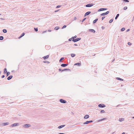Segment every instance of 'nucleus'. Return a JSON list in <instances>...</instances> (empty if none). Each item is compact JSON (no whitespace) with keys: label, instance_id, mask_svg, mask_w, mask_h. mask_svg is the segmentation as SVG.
<instances>
[{"label":"nucleus","instance_id":"nucleus-56","mask_svg":"<svg viewBox=\"0 0 134 134\" xmlns=\"http://www.w3.org/2000/svg\"><path fill=\"white\" fill-rule=\"evenodd\" d=\"M58 10H56L55 11V12H56L58 11Z\"/></svg>","mask_w":134,"mask_h":134},{"label":"nucleus","instance_id":"nucleus-64","mask_svg":"<svg viewBox=\"0 0 134 134\" xmlns=\"http://www.w3.org/2000/svg\"><path fill=\"white\" fill-rule=\"evenodd\" d=\"M114 60H113V61H114Z\"/></svg>","mask_w":134,"mask_h":134},{"label":"nucleus","instance_id":"nucleus-62","mask_svg":"<svg viewBox=\"0 0 134 134\" xmlns=\"http://www.w3.org/2000/svg\"><path fill=\"white\" fill-rule=\"evenodd\" d=\"M132 118L133 119H134V117H133Z\"/></svg>","mask_w":134,"mask_h":134},{"label":"nucleus","instance_id":"nucleus-24","mask_svg":"<svg viewBox=\"0 0 134 134\" xmlns=\"http://www.w3.org/2000/svg\"><path fill=\"white\" fill-rule=\"evenodd\" d=\"M4 38V37L3 36H0V40H3Z\"/></svg>","mask_w":134,"mask_h":134},{"label":"nucleus","instance_id":"nucleus-8","mask_svg":"<svg viewBox=\"0 0 134 134\" xmlns=\"http://www.w3.org/2000/svg\"><path fill=\"white\" fill-rule=\"evenodd\" d=\"M107 9V8H100V9H99L98 10V12H100V11H103V10H106Z\"/></svg>","mask_w":134,"mask_h":134},{"label":"nucleus","instance_id":"nucleus-6","mask_svg":"<svg viewBox=\"0 0 134 134\" xmlns=\"http://www.w3.org/2000/svg\"><path fill=\"white\" fill-rule=\"evenodd\" d=\"M93 5V4H89L86 5V7H92Z\"/></svg>","mask_w":134,"mask_h":134},{"label":"nucleus","instance_id":"nucleus-61","mask_svg":"<svg viewBox=\"0 0 134 134\" xmlns=\"http://www.w3.org/2000/svg\"><path fill=\"white\" fill-rule=\"evenodd\" d=\"M0 19H2V20H4V19H3V18H0Z\"/></svg>","mask_w":134,"mask_h":134},{"label":"nucleus","instance_id":"nucleus-37","mask_svg":"<svg viewBox=\"0 0 134 134\" xmlns=\"http://www.w3.org/2000/svg\"><path fill=\"white\" fill-rule=\"evenodd\" d=\"M127 7H125L124 8V10H126L127 9Z\"/></svg>","mask_w":134,"mask_h":134},{"label":"nucleus","instance_id":"nucleus-19","mask_svg":"<svg viewBox=\"0 0 134 134\" xmlns=\"http://www.w3.org/2000/svg\"><path fill=\"white\" fill-rule=\"evenodd\" d=\"M98 20V19H95L94 20L93 22V23H94V24L96 22V21Z\"/></svg>","mask_w":134,"mask_h":134},{"label":"nucleus","instance_id":"nucleus-4","mask_svg":"<svg viewBox=\"0 0 134 134\" xmlns=\"http://www.w3.org/2000/svg\"><path fill=\"white\" fill-rule=\"evenodd\" d=\"M105 106V105L103 104H100L98 105V107L100 108L104 107Z\"/></svg>","mask_w":134,"mask_h":134},{"label":"nucleus","instance_id":"nucleus-17","mask_svg":"<svg viewBox=\"0 0 134 134\" xmlns=\"http://www.w3.org/2000/svg\"><path fill=\"white\" fill-rule=\"evenodd\" d=\"M89 30L90 31H91V32H93L94 33L95 32V31L94 30H93V29H90Z\"/></svg>","mask_w":134,"mask_h":134},{"label":"nucleus","instance_id":"nucleus-50","mask_svg":"<svg viewBox=\"0 0 134 134\" xmlns=\"http://www.w3.org/2000/svg\"><path fill=\"white\" fill-rule=\"evenodd\" d=\"M72 39L71 38H70L69 40V41H71Z\"/></svg>","mask_w":134,"mask_h":134},{"label":"nucleus","instance_id":"nucleus-11","mask_svg":"<svg viewBox=\"0 0 134 134\" xmlns=\"http://www.w3.org/2000/svg\"><path fill=\"white\" fill-rule=\"evenodd\" d=\"M68 65V64H62L61 65V66L62 67H64L66 66H67Z\"/></svg>","mask_w":134,"mask_h":134},{"label":"nucleus","instance_id":"nucleus-3","mask_svg":"<svg viewBox=\"0 0 134 134\" xmlns=\"http://www.w3.org/2000/svg\"><path fill=\"white\" fill-rule=\"evenodd\" d=\"M19 124L18 123H15L11 125V126L12 127L15 126L19 125Z\"/></svg>","mask_w":134,"mask_h":134},{"label":"nucleus","instance_id":"nucleus-14","mask_svg":"<svg viewBox=\"0 0 134 134\" xmlns=\"http://www.w3.org/2000/svg\"><path fill=\"white\" fill-rule=\"evenodd\" d=\"M13 77V76L12 75L9 76L7 78V79L8 80H10Z\"/></svg>","mask_w":134,"mask_h":134},{"label":"nucleus","instance_id":"nucleus-32","mask_svg":"<svg viewBox=\"0 0 134 134\" xmlns=\"http://www.w3.org/2000/svg\"><path fill=\"white\" fill-rule=\"evenodd\" d=\"M69 69H63V70H62V71H65L66 70H69Z\"/></svg>","mask_w":134,"mask_h":134},{"label":"nucleus","instance_id":"nucleus-21","mask_svg":"<svg viewBox=\"0 0 134 134\" xmlns=\"http://www.w3.org/2000/svg\"><path fill=\"white\" fill-rule=\"evenodd\" d=\"M81 65V63H77L75 64V65H78L79 66H80Z\"/></svg>","mask_w":134,"mask_h":134},{"label":"nucleus","instance_id":"nucleus-55","mask_svg":"<svg viewBox=\"0 0 134 134\" xmlns=\"http://www.w3.org/2000/svg\"><path fill=\"white\" fill-rule=\"evenodd\" d=\"M46 32V31H43V32L42 33H43H43H45V32Z\"/></svg>","mask_w":134,"mask_h":134},{"label":"nucleus","instance_id":"nucleus-31","mask_svg":"<svg viewBox=\"0 0 134 134\" xmlns=\"http://www.w3.org/2000/svg\"><path fill=\"white\" fill-rule=\"evenodd\" d=\"M125 30V28H124V27H123V28H122L121 29V31H124Z\"/></svg>","mask_w":134,"mask_h":134},{"label":"nucleus","instance_id":"nucleus-49","mask_svg":"<svg viewBox=\"0 0 134 134\" xmlns=\"http://www.w3.org/2000/svg\"><path fill=\"white\" fill-rule=\"evenodd\" d=\"M89 121V123L92 122H93V121L91 120L90 121Z\"/></svg>","mask_w":134,"mask_h":134},{"label":"nucleus","instance_id":"nucleus-57","mask_svg":"<svg viewBox=\"0 0 134 134\" xmlns=\"http://www.w3.org/2000/svg\"><path fill=\"white\" fill-rule=\"evenodd\" d=\"M59 134H65V133H60Z\"/></svg>","mask_w":134,"mask_h":134},{"label":"nucleus","instance_id":"nucleus-36","mask_svg":"<svg viewBox=\"0 0 134 134\" xmlns=\"http://www.w3.org/2000/svg\"><path fill=\"white\" fill-rule=\"evenodd\" d=\"M113 19H111V20L109 21V23H112V22H113Z\"/></svg>","mask_w":134,"mask_h":134},{"label":"nucleus","instance_id":"nucleus-2","mask_svg":"<svg viewBox=\"0 0 134 134\" xmlns=\"http://www.w3.org/2000/svg\"><path fill=\"white\" fill-rule=\"evenodd\" d=\"M81 39L80 38H77L76 39H73L72 40V41L74 42H75L79 41Z\"/></svg>","mask_w":134,"mask_h":134},{"label":"nucleus","instance_id":"nucleus-23","mask_svg":"<svg viewBox=\"0 0 134 134\" xmlns=\"http://www.w3.org/2000/svg\"><path fill=\"white\" fill-rule=\"evenodd\" d=\"M116 79H118V80H121V81H123V80L122 79H121L120 78H119V77H117L116 78Z\"/></svg>","mask_w":134,"mask_h":134},{"label":"nucleus","instance_id":"nucleus-18","mask_svg":"<svg viewBox=\"0 0 134 134\" xmlns=\"http://www.w3.org/2000/svg\"><path fill=\"white\" fill-rule=\"evenodd\" d=\"M3 32L4 33H6L7 32V31L5 29H4L3 30Z\"/></svg>","mask_w":134,"mask_h":134},{"label":"nucleus","instance_id":"nucleus-15","mask_svg":"<svg viewBox=\"0 0 134 134\" xmlns=\"http://www.w3.org/2000/svg\"><path fill=\"white\" fill-rule=\"evenodd\" d=\"M89 117V115H86L84 117L85 119H87Z\"/></svg>","mask_w":134,"mask_h":134},{"label":"nucleus","instance_id":"nucleus-13","mask_svg":"<svg viewBox=\"0 0 134 134\" xmlns=\"http://www.w3.org/2000/svg\"><path fill=\"white\" fill-rule=\"evenodd\" d=\"M65 126V125H63L60 126L58 127V128L59 129H60V128H62V127H64Z\"/></svg>","mask_w":134,"mask_h":134},{"label":"nucleus","instance_id":"nucleus-29","mask_svg":"<svg viewBox=\"0 0 134 134\" xmlns=\"http://www.w3.org/2000/svg\"><path fill=\"white\" fill-rule=\"evenodd\" d=\"M43 62L44 63H49V61H43Z\"/></svg>","mask_w":134,"mask_h":134},{"label":"nucleus","instance_id":"nucleus-20","mask_svg":"<svg viewBox=\"0 0 134 134\" xmlns=\"http://www.w3.org/2000/svg\"><path fill=\"white\" fill-rule=\"evenodd\" d=\"M119 14H117L116 16L115 17V19L116 20V19H117V18H118V17L119 16Z\"/></svg>","mask_w":134,"mask_h":134},{"label":"nucleus","instance_id":"nucleus-41","mask_svg":"<svg viewBox=\"0 0 134 134\" xmlns=\"http://www.w3.org/2000/svg\"><path fill=\"white\" fill-rule=\"evenodd\" d=\"M128 45H131L132 44L130 42H128Z\"/></svg>","mask_w":134,"mask_h":134},{"label":"nucleus","instance_id":"nucleus-46","mask_svg":"<svg viewBox=\"0 0 134 134\" xmlns=\"http://www.w3.org/2000/svg\"><path fill=\"white\" fill-rule=\"evenodd\" d=\"M86 19V18H85L82 21V22H83L84 20Z\"/></svg>","mask_w":134,"mask_h":134},{"label":"nucleus","instance_id":"nucleus-54","mask_svg":"<svg viewBox=\"0 0 134 134\" xmlns=\"http://www.w3.org/2000/svg\"><path fill=\"white\" fill-rule=\"evenodd\" d=\"M48 32H51V30H48Z\"/></svg>","mask_w":134,"mask_h":134},{"label":"nucleus","instance_id":"nucleus-52","mask_svg":"<svg viewBox=\"0 0 134 134\" xmlns=\"http://www.w3.org/2000/svg\"><path fill=\"white\" fill-rule=\"evenodd\" d=\"M130 31V29H128L127 31H126L127 32H128L129 31Z\"/></svg>","mask_w":134,"mask_h":134},{"label":"nucleus","instance_id":"nucleus-26","mask_svg":"<svg viewBox=\"0 0 134 134\" xmlns=\"http://www.w3.org/2000/svg\"><path fill=\"white\" fill-rule=\"evenodd\" d=\"M64 59V58H61L60 60L59 61V62H61Z\"/></svg>","mask_w":134,"mask_h":134},{"label":"nucleus","instance_id":"nucleus-16","mask_svg":"<svg viewBox=\"0 0 134 134\" xmlns=\"http://www.w3.org/2000/svg\"><path fill=\"white\" fill-rule=\"evenodd\" d=\"M9 124V122H6L5 123H3V126H5V125H8Z\"/></svg>","mask_w":134,"mask_h":134},{"label":"nucleus","instance_id":"nucleus-43","mask_svg":"<svg viewBox=\"0 0 134 134\" xmlns=\"http://www.w3.org/2000/svg\"><path fill=\"white\" fill-rule=\"evenodd\" d=\"M66 27V25H64L62 27V29H64Z\"/></svg>","mask_w":134,"mask_h":134},{"label":"nucleus","instance_id":"nucleus-1","mask_svg":"<svg viewBox=\"0 0 134 134\" xmlns=\"http://www.w3.org/2000/svg\"><path fill=\"white\" fill-rule=\"evenodd\" d=\"M31 125L30 124H26L23 125V127L25 128L29 127H30Z\"/></svg>","mask_w":134,"mask_h":134},{"label":"nucleus","instance_id":"nucleus-48","mask_svg":"<svg viewBox=\"0 0 134 134\" xmlns=\"http://www.w3.org/2000/svg\"><path fill=\"white\" fill-rule=\"evenodd\" d=\"M4 77H5V76L4 75H3L2 76V78H3Z\"/></svg>","mask_w":134,"mask_h":134},{"label":"nucleus","instance_id":"nucleus-25","mask_svg":"<svg viewBox=\"0 0 134 134\" xmlns=\"http://www.w3.org/2000/svg\"><path fill=\"white\" fill-rule=\"evenodd\" d=\"M106 119V118H103V119H100L98 121V122H100V121H102L103 120H105Z\"/></svg>","mask_w":134,"mask_h":134},{"label":"nucleus","instance_id":"nucleus-63","mask_svg":"<svg viewBox=\"0 0 134 134\" xmlns=\"http://www.w3.org/2000/svg\"><path fill=\"white\" fill-rule=\"evenodd\" d=\"M1 71H0V74H1Z\"/></svg>","mask_w":134,"mask_h":134},{"label":"nucleus","instance_id":"nucleus-51","mask_svg":"<svg viewBox=\"0 0 134 134\" xmlns=\"http://www.w3.org/2000/svg\"><path fill=\"white\" fill-rule=\"evenodd\" d=\"M102 29H104V26H102Z\"/></svg>","mask_w":134,"mask_h":134},{"label":"nucleus","instance_id":"nucleus-38","mask_svg":"<svg viewBox=\"0 0 134 134\" xmlns=\"http://www.w3.org/2000/svg\"><path fill=\"white\" fill-rule=\"evenodd\" d=\"M34 30L36 31H38V29L37 28H34Z\"/></svg>","mask_w":134,"mask_h":134},{"label":"nucleus","instance_id":"nucleus-35","mask_svg":"<svg viewBox=\"0 0 134 134\" xmlns=\"http://www.w3.org/2000/svg\"><path fill=\"white\" fill-rule=\"evenodd\" d=\"M6 73H7V76H8L10 72H7Z\"/></svg>","mask_w":134,"mask_h":134},{"label":"nucleus","instance_id":"nucleus-7","mask_svg":"<svg viewBox=\"0 0 134 134\" xmlns=\"http://www.w3.org/2000/svg\"><path fill=\"white\" fill-rule=\"evenodd\" d=\"M109 11H108L106 13H103L101 14L100 15L101 16L105 15L109 13Z\"/></svg>","mask_w":134,"mask_h":134},{"label":"nucleus","instance_id":"nucleus-39","mask_svg":"<svg viewBox=\"0 0 134 134\" xmlns=\"http://www.w3.org/2000/svg\"><path fill=\"white\" fill-rule=\"evenodd\" d=\"M25 35V34L24 33H23L21 35V37H23V36H24Z\"/></svg>","mask_w":134,"mask_h":134},{"label":"nucleus","instance_id":"nucleus-53","mask_svg":"<svg viewBox=\"0 0 134 134\" xmlns=\"http://www.w3.org/2000/svg\"><path fill=\"white\" fill-rule=\"evenodd\" d=\"M59 71H62V70L61 69H59Z\"/></svg>","mask_w":134,"mask_h":134},{"label":"nucleus","instance_id":"nucleus-30","mask_svg":"<svg viewBox=\"0 0 134 134\" xmlns=\"http://www.w3.org/2000/svg\"><path fill=\"white\" fill-rule=\"evenodd\" d=\"M59 29V27H56L55 28V30H58Z\"/></svg>","mask_w":134,"mask_h":134},{"label":"nucleus","instance_id":"nucleus-45","mask_svg":"<svg viewBox=\"0 0 134 134\" xmlns=\"http://www.w3.org/2000/svg\"><path fill=\"white\" fill-rule=\"evenodd\" d=\"M77 19V18L76 17H75L74 18V20H75Z\"/></svg>","mask_w":134,"mask_h":134},{"label":"nucleus","instance_id":"nucleus-60","mask_svg":"<svg viewBox=\"0 0 134 134\" xmlns=\"http://www.w3.org/2000/svg\"><path fill=\"white\" fill-rule=\"evenodd\" d=\"M121 134H125V133L124 132H123Z\"/></svg>","mask_w":134,"mask_h":134},{"label":"nucleus","instance_id":"nucleus-42","mask_svg":"<svg viewBox=\"0 0 134 134\" xmlns=\"http://www.w3.org/2000/svg\"><path fill=\"white\" fill-rule=\"evenodd\" d=\"M100 112L101 113H104V110H102L100 111Z\"/></svg>","mask_w":134,"mask_h":134},{"label":"nucleus","instance_id":"nucleus-40","mask_svg":"<svg viewBox=\"0 0 134 134\" xmlns=\"http://www.w3.org/2000/svg\"><path fill=\"white\" fill-rule=\"evenodd\" d=\"M76 37H77L76 36H74V37H72V39H74V38H76Z\"/></svg>","mask_w":134,"mask_h":134},{"label":"nucleus","instance_id":"nucleus-33","mask_svg":"<svg viewBox=\"0 0 134 134\" xmlns=\"http://www.w3.org/2000/svg\"><path fill=\"white\" fill-rule=\"evenodd\" d=\"M3 123H0V126H3Z\"/></svg>","mask_w":134,"mask_h":134},{"label":"nucleus","instance_id":"nucleus-47","mask_svg":"<svg viewBox=\"0 0 134 134\" xmlns=\"http://www.w3.org/2000/svg\"><path fill=\"white\" fill-rule=\"evenodd\" d=\"M105 16H103L102 18V20H103L105 18Z\"/></svg>","mask_w":134,"mask_h":134},{"label":"nucleus","instance_id":"nucleus-58","mask_svg":"<svg viewBox=\"0 0 134 134\" xmlns=\"http://www.w3.org/2000/svg\"><path fill=\"white\" fill-rule=\"evenodd\" d=\"M21 37H21V35L18 38H21Z\"/></svg>","mask_w":134,"mask_h":134},{"label":"nucleus","instance_id":"nucleus-34","mask_svg":"<svg viewBox=\"0 0 134 134\" xmlns=\"http://www.w3.org/2000/svg\"><path fill=\"white\" fill-rule=\"evenodd\" d=\"M123 1L125 2H129V1L128 0H123Z\"/></svg>","mask_w":134,"mask_h":134},{"label":"nucleus","instance_id":"nucleus-9","mask_svg":"<svg viewBox=\"0 0 134 134\" xmlns=\"http://www.w3.org/2000/svg\"><path fill=\"white\" fill-rule=\"evenodd\" d=\"M49 58V55H48L46 56H45L43 57V59L44 60L46 59H48Z\"/></svg>","mask_w":134,"mask_h":134},{"label":"nucleus","instance_id":"nucleus-27","mask_svg":"<svg viewBox=\"0 0 134 134\" xmlns=\"http://www.w3.org/2000/svg\"><path fill=\"white\" fill-rule=\"evenodd\" d=\"M89 121H86V122H85L83 124H87L89 123Z\"/></svg>","mask_w":134,"mask_h":134},{"label":"nucleus","instance_id":"nucleus-12","mask_svg":"<svg viewBox=\"0 0 134 134\" xmlns=\"http://www.w3.org/2000/svg\"><path fill=\"white\" fill-rule=\"evenodd\" d=\"M124 119L123 118H120L119 119V121L120 122H122L124 120Z\"/></svg>","mask_w":134,"mask_h":134},{"label":"nucleus","instance_id":"nucleus-44","mask_svg":"<svg viewBox=\"0 0 134 134\" xmlns=\"http://www.w3.org/2000/svg\"><path fill=\"white\" fill-rule=\"evenodd\" d=\"M61 5H58L57 6V7H56V8H60L61 7Z\"/></svg>","mask_w":134,"mask_h":134},{"label":"nucleus","instance_id":"nucleus-22","mask_svg":"<svg viewBox=\"0 0 134 134\" xmlns=\"http://www.w3.org/2000/svg\"><path fill=\"white\" fill-rule=\"evenodd\" d=\"M7 72V69H6V68H5L4 69V74H5V73H6Z\"/></svg>","mask_w":134,"mask_h":134},{"label":"nucleus","instance_id":"nucleus-59","mask_svg":"<svg viewBox=\"0 0 134 134\" xmlns=\"http://www.w3.org/2000/svg\"><path fill=\"white\" fill-rule=\"evenodd\" d=\"M74 45H75V46H77V44H74Z\"/></svg>","mask_w":134,"mask_h":134},{"label":"nucleus","instance_id":"nucleus-28","mask_svg":"<svg viewBox=\"0 0 134 134\" xmlns=\"http://www.w3.org/2000/svg\"><path fill=\"white\" fill-rule=\"evenodd\" d=\"M75 55L74 54H71V57H73L75 56Z\"/></svg>","mask_w":134,"mask_h":134},{"label":"nucleus","instance_id":"nucleus-10","mask_svg":"<svg viewBox=\"0 0 134 134\" xmlns=\"http://www.w3.org/2000/svg\"><path fill=\"white\" fill-rule=\"evenodd\" d=\"M91 13L90 12H88L85 13V16H86L88 15Z\"/></svg>","mask_w":134,"mask_h":134},{"label":"nucleus","instance_id":"nucleus-5","mask_svg":"<svg viewBox=\"0 0 134 134\" xmlns=\"http://www.w3.org/2000/svg\"><path fill=\"white\" fill-rule=\"evenodd\" d=\"M60 102L62 103H65L66 102V100L63 99H61L60 100Z\"/></svg>","mask_w":134,"mask_h":134}]
</instances>
